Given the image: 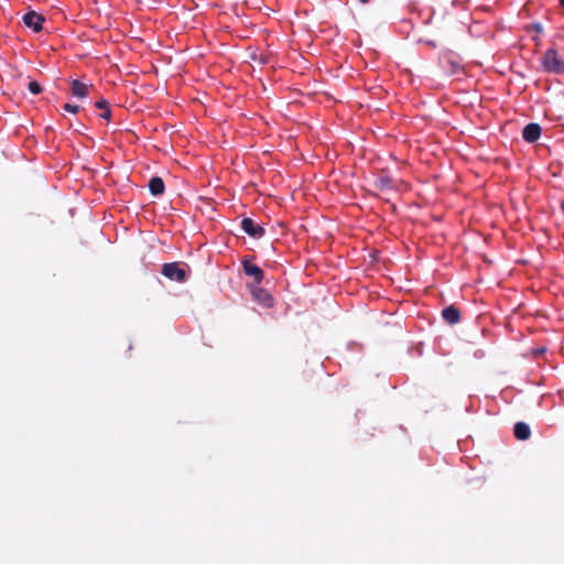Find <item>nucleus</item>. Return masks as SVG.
<instances>
[{
    "label": "nucleus",
    "instance_id": "obj_18",
    "mask_svg": "<svg viewBox=\"0 0 564 564\" xmlns=\"http://www.w3.org/2000/svg\"><path fill=\"white\" fill-rule=\"evenodd\" d=\"M561 209H562V210H563V213H564V200H563V202H561Z\"/></svg>",
    "mask_w": 564,
    "mask_h": 564
},
{
    "label": "nucleus",
    "instance_id": "obj_4",
    "mask_svg": "<svg viewBox=\"0 0 564 564\" xmlns=\"http://www.w3.org/2000/svg\"><path fill=\"white\" fill-rule=\"evenodd\" d=\"M23 23L32 29L34 32H40L43 29L45 18L35 11H29L23 15Z\"/></svg>",
    "mask_w": 564,
    "mask_h": 564
},
{
    "label": "nucleus",
    "instance_id": "obj_16",
    "mask_svg": "<svg viewBox=\"0 0 564 564\" xmlns=\"http://www.w3.org/2000/svg\"><path fill=\"white\" fill-rule=\"evenodd\" d=\"M63 108H64V110L72 112V113H77L79 111V106H77V105L65 104L63 106Z\"/></svg>",
    "mask_w": 564,
    "mask_h": 564
},
{
    "label": "nucleus",
    "instance_id": "obj_8",
    "mask_svg": "<svg viewBox=\"0 0 564 564\" xmlns=\"http://www.w3.org/2000/svg\"><path fill=\"white\" fill-rule=\"evenodd\" d=\"M442 316L449 325H455L460 321V312L454 305L445 307L442 312Z\"/></svg>",
    "mask_w": 564,
    "mask_h": 564
},
{
    "label": "nucleus",
    "instance_id": "obj_17",
    "mask_svg": "<svg viewBox=\"0 0 564 564\" xmlns=\"http://www.w3.org/2000/svg\"><path fill=\"white\" fill-rule=\"evenodd\" d=\"M532 26L538 33L542 32V26L540 23H534Z\"/></svg>",
    "mask_w": 564,
    "mask_h": 564
},
{
    "label": "nucleus",
    "instance_id": "obj_19",
    "mask_svg": "<svg viewBox=\"0 0 564 564\" xmlns=\"http://www.w3.org/2000/svg\"><path fill=\"white\" fill-rule=\"evenodd\" d=\"M361 3H368L370 0H359Z\"/></svg>",
    "mask_w": 564,
    "mask_h": 564
},
{
    "label": "nucleus",
    "instance_id": "obj_3",
    "mask_svg": "<svg viewBox=\"0 0 564 564\" xmlns=\"http://www.w3.org/2000/svg\"><path fill=\"white\" fill-rule=\"evenodd\" d=\"M241 229L252 238H261L264 236L265 230L262 226L257 225L251 218L245 217L241 220Z\"/></svg>",
    "mask_w": 564,
    "mask_h": 564
},
{
    "label": "nucleus",
    "instance_id": "obj_5",
    "mask_svg": "<svg viewBox=\"0 0 564 564\" xmlns=\"http://www.w3.org/2000/svg\"><path fill=\"white\" fill-rule=\"evenodd\" d=\"M253 299L264 307H271L273 305V299L264 289L260 288L259 284L252 286Z\"/></svg>",
    "mask_w": 564,
    "mask_h": 564
},
{
    "label": "nucleus",
    "instance_id": "obj_15",
    "mask_svg": "<svg viewBox=\"0 0 564 564\" xmlns=\"http://www.w3.org/2000/svg\"><path fill=\"white\" fill-rule=\"evenodd\" d=\"M447 63L449 64V66H451V72H452L453 74H457V73H459V72L462 70V66H460V64H459V63L454 62V61H448Z\"/></svg>",
    "mask_w": 564,
    "mask_h": 564
},
{
    "label": "nucleus",
    "instance_id": "obj_14",
    "mask_svg": "<svg viewBox=\"0 0 564 564\" xmlns=\"http://www.w3.org/2000/svg\"><path fill=\"white\" fill-rule=\"evenodd\" d=\"M29 91L33 95H39L42 91V87L37 82H30L28 85Z\"/></svg>",
    "mask_w": 564,
    "mask_h": 564
},
{
    "label": "nucleus",
    "instance_id": "obj_7",
    "mask_svg": "<svg viewBox=\"0 0 564 564\" xmlns=\"http://www.w3.org/2000/svg\"><path fill=\"white\" fill-rule=\"evenodd\" d=\"M243 271L247 275L254 279L256 284H260L264 278L262 269L248 260L242 261Z\"/></svg>",
    "mask_w": 564,
    "mask_h": 564
},
{
    "label": "nucleus",
    "instance_id": "obj_6",
    "mask_svg": "<svg viewBox=\"0 0 564 564\" xmlns=\"http://www.w3.org/2000/svg\"><path fill=\"white\" fill-rule=\"evenodd\" d=\"M541 127L539 123L531 122L527 124L522 130V138L529 142L533 143L541 137Z\"/></svg>",
    "mask_w": 564,
    "mask_h": 564
},
{
    "label": "nucleus",
    "instance_id": "obj_10",
    "mask_svg": "<svg viewBox=\"0 0 564 564\" xmlns=\"http://www.w3.org/2000/svg\"><path fill=\"white\" fill-rule=\"evenodd\" d=\"M514 436L520 441H525L531 435L530 426L524 422H518L513 429Z\"/></svg>",
    "mask_w": 564,
    "mask_h": 564
},
{
    "label": "nucleus",
    "instance_id": "obj_11",
    "mask_svg": "<svg viewBox=\"0 0 564 564\" xmlns=\"http://www.w3.org/2000/svg\"><path fill=\"white\" fill-rule=\"evenodd\" d=\"M149 189H150L151 194L154 196L162 195L165 189L163 180L159 176H153L149 181Z\"/></svg>",
    "mask_w": 564,
    "mask_h": 564
},
{
    "label": "nucleus",
    "instance_id": "obj_1",
    "mask_svg": "<svg viewBox=\"0 0 564 564\" xmlns=\"http://www.w3.org/2000/svg\"><path fill=\"white\" fill-rule=\"evenodd\" d=\"M542 65L544 69L553 74L564 73V61L560 58L556 50L549 48L545 51L542 57Z\"/></svg>",
    "mask_w": 564,
    "mask_h": 564
},
{
    "label": "nucleus",
    "instance_id": "obj_9",
    "mask_svg": "<svg viewBox=\"0 0 564 564\" xmlns=\"http://www.w3.org/2000/svg\"><path fill=\"white\" fill-rule=\"evenodd\" d=\"M72 94L77 98H85L88 96L89 86L82 83L78 79H74L70 83Z\"/></svg>",
    "mask_w": 564,
    "mask_h": 564
},
{
    "label": "nucleus",
    "instance_id": "obj_12",
    "mask_svg": "<svg viewBox=\"0 0 564 564\" xmlns=\"http://www.w3.org/2000/svg\"><path fill=\"white\" fill-rule=\"evenodd\" d=\"M95 107L98 109H102V113H100V117L106 120H110L111 118V110L109 108L108 101L106 99H100L96 101Z\"/></svg>",
    "mask_w": 564,
    "mask_h": 564
},
{
    "label": "nucleus",
    "instance_id": "obj_2",
    "mask_svg": "<svg viewBox=\"0 0 564 564\" xmlns=\"http://www.w3.org/2000/svg\"><path fill=\"white\" fill-rule=\"evenodd\" d=\"M161 273L165 278H167L172 281H176L178 283H183L187 279V273H186L185 269L178 262L164 263L162 267Z\"/></svg>",
    "mask_w": 564,
    "mask_h": 564
},
{
    "label": "nucleus",
    "instance_id": "obj_20",
    "mask_svg": "<svg viewBox=\"0 0 564 564\" xmlns=\"http://www.w3.org/2000/svg\"><path fill=\"white\" fill-rule=\"evenodd\" d=\"M562 7H564V0H560Z\"/></svg>",
    "mask_w": 564,
    "mask_h": 564
},
{
    "label": "nucleus",
    "instance_id": "obj_13",
    "mask_svg": "<svg viewBox=\"0 0 564 564\" xmlns=\"http://www.w3.org/2000/svg\"><path fill=\"white\" fill-rule=\"evenodd\" d=\"M377 186L379 189H391L392 188V180L389 176H380L377 180Z\"/></svg>",
    "mask_w": 564,
    "mask_h": 564
}]
</instances>
